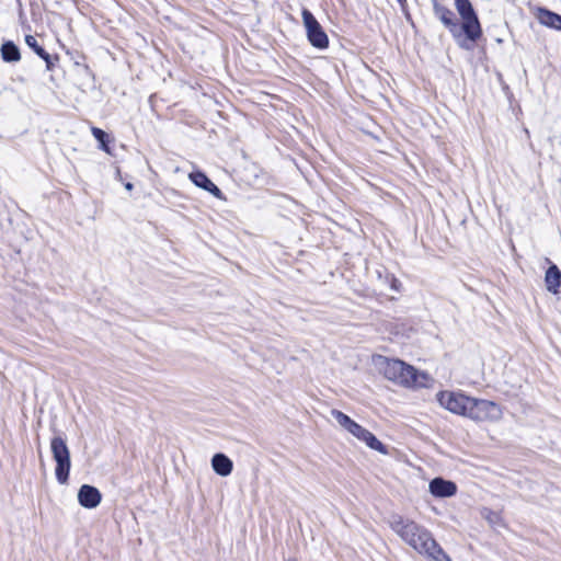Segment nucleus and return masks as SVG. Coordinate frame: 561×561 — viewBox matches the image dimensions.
Returning <instances> with one entry per match:
<instances>
[{
  "label": "nucleus",
  "mask_w": 561,
  "mask_h": 561,
  "mask_svg": "<svg viewBox=\"0 0 561 561\" xmlns=\"http://www.w3.org/2000/svg\"><path fill=\"white\" fill-rule=\"evenodd\" d=\"M301 15L310 44L319 49L327 48L329 45L328 35L313 14L309 10L305 9L302 10Z\"/></svg>",
  "instance_id": "nucleus-8"
},
{
  "label": "nucleus",
  "mask_w": 561,
  "mask_h": 561,
  "mask_svg": "<svg viewBox=\"0 0 561 561\" xmlns=\"http://www.w3.org/2000/svg\"><path fill=\"white\" fill-rule=\"evenodd\" d=\"M383 376L403 387H426L431 380L425 373H417L412 366L399 359L383 358L380 367Z\"/></svg>",
  "instance_id": "nucleus-3"
},
{
  "label": "nucleus",
  "mask_w": 561,
  "mask_h": 561,
  "mask_svg": "<svg viewBox=\"0 0 561 561\" xmlns=\"http://www.w3.org/2000/svg\"><path fill=\"white\" fill-rule=\"evenodd\" d=\"M50 451L56 462L55 476L60 484H66L71 468L70 450L61 436H55L50 440Z\"/></svg>",
  "instance_id": "nucleus-5"
},
{
  "label": "nucleus",
  "mask_w": 561,
  "mask_h": 561,
  "mask_svg": "<svg viewBox=\"0 0 561 561\" xmlns=\"http://www.w3.org/2000/svg\"><path fill=\"white\" fill-rule=\"evenodd\" d=\"M102 500L100 491L92 485L83 484L78 492V501L85 508L96 507Z\"/></svg>",
  "instance_id": "nucleus-9"
},
{
  "label": "nucleus",
  "mask_w": 561,
  "mask_h": 561,
  "mask_svg": "<svg viewBox=\"0 0 561 561\" xmlns=\"http://www.w3.org/2000/svg\"><path fill=\"white\" fill-rule=\"evenodd\" d=\"M389 526L407 545L426 556L430 561H450L431 533L414 520L393 515Z\"/></svg>",
  "instance_id": "nucleus-2"
},
{
  "label": "nucleus",
  "mask_w": 561,
  "mask_h": 561,
  "mask_svg": "<svg viewBox=\"0 0 561 561\" xmlns=\"http://www.w3.org/2000/svg\"><path fill=\"white\" fill-rule=\"evenodd\" d=\"M188 178L197 187L209 192L211 195H214L217 198L222 197L221 191L218 188V186L216 184H214L208 179V176L205 173H203L201 171L191 172L188 174Z\"/></svg>",
  "instance_id": "nucleus-11"
},
{
  "label": "nucleus",
  "mask_w": 561,
  "mask_h": 561,
  "mask_svg": "<svg viewBox=\"0 0 561 561\" xmlns=\"http://www.w3.org/2000/svg\"><path fill=\"white\" fill-rule=\"evenodd\" d=\"M213 470L221 476L227 477L232 472L233 463L225 454H215L211 458Z\"/></svg>",
  "instance_id": "nucleus-12"
},
{
  "label": "nucleus",
  "mask_w": 561,
  "mask_h": 561,
  "mask_svg": "<svg viewBox=\"0 0 561 561\" xmlns=\"http://www.w3.org/2000/svg\"><path fill=\"white\" fill-rule=\"evenodd\" d=\"M467 417L476 422L495 423L503 417V409L493 401L472 398Z\"/></svg>",
  "instance_id": "nucleus-6"
},
{
  "label": "nucleus",
  "mask_w": 561,
  "mask_h": 561,
  "mask_svg": "<svg viewBox=\"0 0 561 561\" xmlns=\"http://www.w3.org/2000/svg\"><path fill=\"white\" fill-rule=\"evenodd\" d=\"M482 516L488 520V523L492 526V527H497V526H502V517L499 513L496 512H493L491 510H483L482 512Z\"/></svg>",
  "instance_id": "nucleus-17"
},
{
  "label": "nucleus",
  "mask_w": 561,
  "mask_h": 561,
  "mask_svg": "<svg viewBox=\"0 0 561 561\" xmlns=\"http://www.w3.org/2000/svg\"><path fill=\"white\" fill-rule=\"evenodd\" d=\"M331 415L341 427L365 443L369 448L382 455L388 454L387 447L371 432L353 421L348 415L335 409L331 411Z\"/></svg>",
  "instance_id": "nucleus-4"
},
{
  "label": "nucleus",
  "mask_w": 561,
  "mask_h": 561,
  "mask_svg": "<svg viewBox=\"0 0 561 561\" xmlns=\"http://www.w3.org/2000/svg\"><path fill=\"white\" fill-rule=\"evenodd\" d=\"M437 400L449 412L467 417L472 397L461 392L440 391L437 393Z\"/></svg>",
  "instance_id": "nucleus-7"
},
{
  "label": "nucleus",
  "mask_w": 561,
  "mask_h": 561,
  "mask_svg": "<svg viewBox=\"0 0 561 561\" xmlns=\"http://www.w3.org/2000/svg\"><path fill=\"white\" fill-rule=\"evenodd\" d=\"M125 188L130 191L133 188V184L131 183H126L125 184Z\"/></svg>",
  "instance_id": "nucleus-21"
},
{
  "label": "nucleus",
  "mask_w": 561,
  "mask_h": 561,
  "mask_svg": "<svg viewBox=\"0 0 561 561\" xmlns=\"http://www.w3.org/2000/svg\"><path fill=\"white\" fill-rule=\"evenodd\" d=\"M433 9L436 18L449 30L460 47L469 48V43H476L481 37V25L469 0H456L461 24L458 23L451 10L437 1H434Z\"/></svg>",
  "instance_id": "nucleus-1"
},
{
  "label": "nucleus",
  "mask_w": 561,
  "mask_h": 561,
  "mask_svg": "<svg viewBox=\"0 0 561 561\" xmlns=\"http://www.w3.org/2000/svg\"><path fill=\"white\" fill-rule=\"evenodd\" d=\"M430 492L436 497H450L456 494L457 485L449 480L435 478L430 482Z\"/></svg>",
  "instance_id": "nucleus-10"
},
{
  "label": "nucleus",
  "mask_w": 561,
  "mask_h": 561,
  "mask_svg": "<svg viewBox=\"0 0 561 561\" xmlns=\"http://www.w3.org/2000/svg\"><path fill=\"white\" fill-rule=\"evenodd\" d=\"M39 57L46 62L47 70H51V68H53L51 56L48 53L44 51V55L39 56Z\"/></svg>",
  "instance_id": "nucleus-19"
},
{
  "label": "nucleus",
  "mask_w": 561,
  "mask_h": 561,
  "mask_svg": "<svg viewBox=\"0 0 561 561\" xmlns=\"http://www.w3.org/2000/svg\"><path fill=\"white\" fill-rule=\"evenodd\" d=\"M540 24L561 31V15L550 10L539 8L536 14Z\"/></svg>",
  "instance_id": "nucleus-13"
},
{
  "label": "nucleus",
  "mask_w": 561,
  "mask_h": 561,
  "mask_svg": "<svg viewBox=\"0 0 561 561\" xmlns=\"http://www.w3.org/2000/svg\"><path fill=\"white\" fill-rule=\"evenodd\" d=\"M285 561H298L296 558H288Z\"/></svg>",
  "instance_id": "nucleus-22"
},
{
  "label": "nucleus",
  "mask_w": 561,
  "mask_h": 561,
  "mask_svg": "<svg viewBox=\"0 0 561 561\" xmlns=\"http://www.w3.org/2000/svg\"><path fill=\"white\" fill-rule=\"evenodd\" d=\"M1 57L7 62H16L21 59V54L13 42H5L1 46Z\"/></svg>",
  "instance_id": "nucleus-15"
},
{
  "label": "nucleus",
  "mask_w": 561,
  "mask_h": 561,
  "mask_svg": "<svg viewBox=\"0 0 561 561\" xmlns=\"http://www.w3.org/2000/svg\"><path fill=\"white\" fill-rule=\"evenodd\" d=\"M91 131H92V135L94 136V138L100 142V148L105 152H110V148L106 144L107 142L106 133L98 127H92Z\"/></svg>",
  "instance_id": "nucleus-16"
},
{
  "label": "nucleus",
  "mask_w": 561,
  "mask_h": 561,
  "mask_svg": "<svg viewBox=\"0 0 561 561\" xmlns=\"http://www.w3.org/2000/svg\"><path fill=\"white\" fill-rule=\"evenodd\" d=\"M26 45L34 50L37 56H43L45 49L38 45L37 39L33 35L25 36Z\"/></svg>",
  "instance_id": "nucleus-18"
},
{
  "label": "nucleus",
  "mask_w": 561,
  "mask_h": 561,
  "mask_svg": "<svg viewBox=\"0 0 561 561\" xmlns=\"http://www.w3.org/2000/svg\"><path fill=\"white\" fill-rule=\"evenodd\" d=\"M399 2V4L404 8L405 3H407V0H397Z\"/></svg>",
  "instance_id": "nucleus-20"
},
{
  "label": "nucleus",
  "mask_w": 561,
  "mask_h": 561,
  "mask_svg": "<svg viewBox=\"0 0 561 561\" xmlns=\"http://www.w3.org/2000/svg\"><path fill=\"white\" fill-rule=\"evenodd\" d=\"M545 284L548 291L558 294L561 286V272L557 265H551L545 275Z\"/></svg>",
  "instance_id": "nucleus-14"
}]
</instances>
